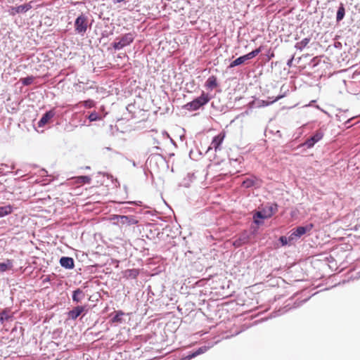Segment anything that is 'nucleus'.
<instances>
[{
	"label": "nucleus",
	"mask_w": 360,
	"mask_h": 360,
	"mask_svg": "<svg viewBox=\"0 0 360 360\" xmlns=\"http://www.w3.org/2000/svg\"><path fill=\"white\" fill-rule=\"evenodd\" d=\"M283 95H281V96H276L274 99H273L272 101H264V100H260L257 102V106L258 107H266V106H268L271 103H274V102L276 101H278L279 99H281V98H283Z\"/></svg>",
	"instance_id": "412c9836"
},
{
	"label": "nucleus",
	"mask_w": 360,
	"mask_h": 360,
	"mask_svg": "<svg viewBox=\"0 0 360 360\" xmlns=\"http://www.w3.org/2000/svg\"><path fill=\"white\" fill-rule=\"evenodd\" d=\"M119 217H122V215L115 214L112 217V219L113 221H115V224L120 226V219Z\"/></svg>",
	"instance_id": "2f4dec72"
},
{
	"label": "nucleus",
	"mask_w": 360,
	"mask_h": 360,
	"mask_svg": "<svg viewBox=\"0 0 360 360\" xmlns=\"http://www.w3.org/2000/svg\"><path fill=\"white\" fill-rule=\"evenodd\" d=\"M34 79V77L33 76H28L27 77L20 79V82L24 86H29L32 84Z\"/></svg>",
	"instance_id": "bb28decb"
},
{
	"label": "nucleus",
	"mask_w": 360,
	"mask_h": 360,
	"mask_svg": "<svg viewBox=\"0 0 360 360\" xmlns=\"http://www.w3.org/2000/svg\"><path fill=\"white\" fill-rule=\"evenodd\" d=\"M225 138V133L220 132L218 135L215 136L211 143L210 146L208 148L207 151L214 148L215 151L221 150V145L222 144Z\"/></svg>",
	"instance_id": "6e6552de"
},
{
	"label": "nucleus",
	"mask_w": 360,
	"mask_h": 360,
	"mask_svg": "<svg viewBox=\"0 0 360 360\" xmlns=\"http://www.w3.org/2000/svg\"><path fill=\"white\" fill-rule=\"evenodd\" d=\"M218 86L217 77L214 75H212L208 77L205 82V86L210 90L216 88Z\"/></svg>",
	"instance_id": "dca6fc26"
},
{
	"label": "nucleus",
	"mask_w": 360,
	"mask_h": 360,
	"mask_svg": "<svg viewBox=\"0 0 360 360\" xmlns=\"http://www.w3.org/2000/svg\"><path fill=\"white\" fill-rule=\"evenodd\" d=\"M278 211V205L276 203L266 205L262 210L257 212L254 216V222L259 225L262 222L259 219H265L271 217Z\"/></svg>",
	"instance_id": "f257e3e1"
},
{
	"label": "nucleus",
	"mask_w": 360,
	"mask_h": 360,
	"mask_svg": "<svg viewBox=\"0 0 360 360\" xmlns=\"http://www.w3.org/2000/svg\"><path fill=\"white\" fill-rule=\"evenodd\" d=\"M124 0H114V3H121L122 1H124Z\"/></svg>",
	"instance_id": "58836bf2"
},
{
	"label": "nucleus",
	"mask_w": 360,
	"mask_h": 360,
	"mask_svg": "<svg viewBox=\"0 0 360 360\" xmlns=\"http://www.w3.org/2000/svg\"><path fill=\"white\" fill-rule=\"evenodd\" d=\"M210 100V97L208 94L202 92L200 96L185 104L183 108L188 111H195L206 105Z\"/></svg>",
	"instance_id": "f03ea898"
},
{
	"label": "nucleus",
	"mask_w": 360,
	"mask_h": 360,
	"mask_svg": "<svg viewBox=\"0 0 360 360\" xmlns=\"http://www.w3.org/2000/svg\"><path fill=\"white\" fill-rule=\"evenodd\" d=\"M294 60V56H292L288 61H287V65L290 68L292 65V62Z\"/></svg>",
	"instance_id": "e433bc0d"
},
{
	"label": "nucleus",
	"mask_w": 360,
	"mask_h": 360,
	"mask_svg": "<svg viewBox=\"0 0 360 360\" xmlns=\"http://www.w3.org/2000/svg\"><path fill=\"white\" fill-rule=\"evenodd\" d=\"M88 118L90 122L101 120L102 119V117L98 115V113L95 111L90 113Z\"/></svg>",
	"instance_id": "cd10ccee"
},
{
	"label": "nucleus",
	"mask_w": 360,
	"mask_h": 360,
	"mask_svg": "<svg viewBox=\"0 0 360 360\" xmlns=\"http://www.w3.org/2000/svg\"><path fill=\"white\" fill-rule=\"evenodd\" d=\"M12 316L8 314V309H5L0 312V323L3 324L4 321L11 319Z\"/></svg>",
	"instance_id": "5701e85b"
},
{
	"label": "nucleus",
	"mask_w": 360,
	"mask_h": 360,
	"mask_svg": "<svg viewBox=\"0 0 360 360\" xmlns=\"http://www.w3.org/2000/svg\"><path fill=\"white\" fill-rule=\"evenodd\" d=\"M243 160V158L242 157H239L236 159H230V162L231 164V165H233L235 163H239L240 164L241 163V161Z\"/></svg>",
	"instance_id": "c756f323"
},
{
	"label": "nucleus",
	"mask_w": 360,
	"mask_h": 360,
	"mask_svg": "<svg viewBox=\"0 0 360 360\" xmlns=\"http://www.w3.org/2000/svg\"><path fill=\"white\" fill-rule=\"evenodd\" d=\"M345 15V9L344 7V5L342 4H340V6L338 7L337 15H336V20L337 22L341 21Z\"/></svg>",
	"instance_id": "4be33fe9"
},
{
	"label": "nucleus",
	"mask_w": 360,
	"mask_h": 360,
	"mask_svg": "<svg viewBox=\"0 0 360 360\" xmlns=\"http://www.w3.org/2000/svg\"><path fill=\"white\" fill-rule=\"evenodd\" d=\"M245 60H250V59H252L253 58H255V56H253V54L252 53V52H250L245 55H243Z\"/></svg>",
	"instance_id": "c9c22d12"
},
{
	"label": "nucleus",
	"mask_w": 360,
	"mask_h": 360,
	"mask_svg": "<svg viewBox=\"0 0 360 360\" xmlns=\"http://www.w3.org/2000/svg\"><path fill=\"white\" fill-rule=\"evenodd\" d=\"M245 61L246 60L244 56H240L239 58H236L230 63V65H229V68H233L236 66L240 65L244 63Z\"/></svg>",
	"instance_id": "b1692460"
},
{
	"label": "nucleus",
	"mask_w": 360,
	"mask_h": 360,
	"mask_svg": "<svg viewBox=\"0 0 360 360\" xmlns=\"http://www.w3.org/2000/svg\"><path fill=\"white\" fill-rule=\"evenodd\" d=\"M56 110L55 108H52L51 110L46 112L41 119L39 120L37 125L39 127H43L46 124H49L52 118L56 115Z\"/></svg>",
	"instance_id": "1a4fd4ad"
},
{
	"label": "nucleus",
	"mask_w": 360,
	"mask_h": 360,
	"mask_svg": "<svg viewBox=\"0 0 360 360\" xmlns=\"http://www.w3.org/2000/svg\"><path fill=\"white\" fill-rule=\"evenodd\" d=\"M323 131L321 129L317 130L315 134L311 137L308 138L302 146H306L307 148H312L317 142L322 139L323 137Z\"/></svg>",
	"instance_id": "0eeeda50"
},
{
	"label": "nucleus",
	"mask_w": 360,
	"mask_h": 360,
	"mask_svg": "<svg viewBox=\"0 0 360 360\" xmlns=\"http://www.w3.org/2000/svg\"><path fill=\"white\" fill-rule=\"evenodd\" d=\"M124 315V312L122 311H116L115 315L112 318V323H121L122 321V316Z\"/></svg>",
	"instance_id": "a878e982"
},
{
	"label": "nucleus",
	"mask_w": 360,
	"mask_h": 360,
	"mask_svg": "<svg viewBox=\"0 0 360 360\" xmlns=\"http://www.w3.org/2000/svg\"><path fill=\"white\" fill-rule=\"evenodd\" d=\"M279 241L282 244V245H285L288 244V238L285 236H281L279 238Z\"/></svg>",
	"instance_id": "72a5a7b5"
},
{
	"label": "nucleus",
	"mask_w": 360,
	"mask_h": 360,
	"mask_svg": "<svg viewBox=\"0 0 360 360\" xmlns=\"http://www.w3.org/2000/svg\"><path fill=\"white\" fill-rule=\"evenodd\" d=\"M257 181V179L255 176L247 178L242 182V186L245 188L253 187L255 186Z\"/></svg>",
	"instance_id": "f3484780"
},
{
	"label": "nucleus",
	"mask_w": 360,
	"mask_h": 360,
	"mask_svg": "<svg viewBox=\"0 0 360 360\" xmlns=\"http://www.w3.org/2000/svg\"><path fill=\"white\" fill-rule=\"evenodd\" d=\"M289 305L288 304L287 306H285L284 308L283 309H279L278 311H275L274 312V316H279V315H281L285 312H287L288 310L291 309L292 307H288ZM300 306V304H297L296 302H295L294 304V306L292 307V308H296V307H298Z\"/></svg>",
	"instance_id": "393cba45"
},
{
	"label": "nucleus",
	"mask_w": 360,
	"mask_h": 360,
	"mask_svg": "<svg viewBox=\"0 0 360 360\" xmlns=\"http://www.w3.org/2000/svg\"><path fill=\"white\" fill-rule=\"evenodd\" d=\"M314 225L312 224H309L306 226H297L295 229H293L291 234L289 236V240H293L296 238H300L302 236L305 234L306 233L310 231Z\"/></svg>",
	"instance_id": "39448f33"
},
{
	"label": "nucleus",
	"mask_w": 360,
	"mask_h": 360,
	"mask_svg": "<svg viewBox=\"0 0 360 360\" xmlns=\"http://www.w3.org/2000/svg\"><path fill=\"white\" fill-rule=\"evenodd\" d=\"M274 53H272L271 55H270V58L274 57Z\"/></svg>",
	"instance_id": "a19ab883"
},
{
	"label": "nucleus",
	"mask_w": 360,
	"mask_h": 360,
	"mask_svg": "<svg viewBox=\"0 0 360 360\" xmlns=\"http://www.w3.org/2000/svg\"><path fill=\"white\" fill-rule=\"evenodd\" d=\"M85 297L84 292L80 289L77 288L72 292V301L75 303L80 302Z\"/></svg>",
	"instance_id": "2eb2a0df"
},
{
	"label": "nucleus",
	"mask_w": 360,
	"mask_h": 360,
	"mask_svg": "<svg viewBox=\"0 0 360 360\" xmlns=\"http://www.w3.org/2000/svg\"><path fill=\"white\" fill-rule=\"evenodd\" d=\"M136 37L135 32H129L121 37H117L112 44V46L115 50H121L127 46L130 45L134 40Z\"/></svg>",
	"instance_id": "7ed1b4c3"
},
{
	"label": "nucleus",
	"mask_w": 360,
	"mask_h": 360,
	"mask_svg": "<svg viewBox=\"0 0 360 360\" xmlns=\"http://www.w3.org/2000/svg\"><path fill=\"white\" fill-rule=\"evenodd\" d=\"M129 276L132 277L133 278H135L138 275V271L136 269H130L129 270Z\"/></svg>",
	"instance_id": "473e14b6"
},
{
	"label": "nucleus",
	"mask_w": 360,
	"mask_h": 360,
	"mask_svg": "<svg viewBox=\"0 0 360 360\" xmlns=\"http://www.w3.org/2000/svg\"><path fill=\"white\" fill-rule=\"evenodd\" d=\"M59 262L60 266L66 269H72L75 266L74 259L70 257H62Z\"/></svg>",
	"instance_id": "ddd939ff"
},
{
	"label": "nucleus",
	"mask_w": 360,
	"mask_h": 360,
	"mask_svg": "<svg viewBox=\"0 0 360 360\" xmlns=\"http://www.w3.org/2000/svg\"><path fill=\"white\" fill-rule=\"evenodd\" d=\"M82 182L84 184H89L91 181V178L88 176H80Z\"/></svg>",
	"instance_id": "7c9ffc66"
},
{
	"label": "nucleus",
	"mask_w": 360,
	"mask_h": 360,
	"mask_svg": "<svg viewBox=\"0 0 360 360\" xmlns=\"http://www.w3.org/2000/svg\"><path fill=\"white\" fill-rule=\"evenodd\" d=\"M94 104L95 103L93 100L89 99L84 101V105L85 108H91L94 106Z\"/></svg>",
	"instance_id": "c85d7f7f"
},
{
	"label": "nucleus",
	"mask_w": 360,
	"mask_h": 360,
	"mask_svg": "<svg viewBox=\"0 0 360 360\" xmlns=\"http://www.w3.org/2000/svg\"><path fill=\"white\" fill-rule=\"evenodd\" d=\"M124 203H127V204H130V205H140L141 204V202H135V201H129V202H125Z\"/></svg>",
	"instance_id": "4c0bfd02"
},
{
	"label": "nucleus",
	"mask_w": 360,
	"mask_h": 360,
	"mask_svg": "<svg viewBox=\"0 0 360 360\" xmlns=\"http://www.w3.org/2000/svg\"><path fill=\"white\" fill-rule=\"evenodd\" d=\"M74 26L75 32L83 36L88 29V17L83 13L80 14L76 18Z\"/></svg>",
	"instance_id": "20e7f679"
},
{
	"label": "nucleus",
	"mask_w": 360,
	"mask_h": 360,
	"mask_svg": "<svg viewBox=\"0 0 360 360\" xmlns=\"http://www.w3.org/2000/svg\"><path fill=\"white\" fill-rule=\"evenodd\" d=\"M210 348V347L202 346V347H199L198 349H197L195 352H192L191 354H190L188 356H186V357H184L183 359V360H191V359H193L200 354H204Z\"/></svg>",
	"instance_id": "4468645a"
},
{
	"label": "nucleus",
	"mask_w": 360,
	"mask_h": 360,
	"mask_svg": "<svg viewBox=\"0 0 360 360\" xmlns=\"http://www.w3.org/2000/svg\"><path fill=\"white\" fill-rule=\"evenodd\" d=\"M250 235L247 231L242 232L238 237L233 242L236 248H239L249 243Z\"/></svg>",
	"instance_id": "9d476101"
},
{
	"label": "nucleus",
	"mask_w": 360,
	"mask_h": 360,
	"mask_svg": "<svg viewBox=\"0 0 360 360\" xmlns=\"http://www.w3.org/2000/svg\"><path fill=\"white\" fill-rule=\"evenodd\" d=\"M120 219V226H129L132 225L137 224L139 220L134 215H122V217H119Z\"/></svg>",
	"instance_id": "9b49d317"
},
{
	"label": "nucleus",
	"mask_w": 360,
	"mask_h": 360,
	"mask_svg": "<svg viewBox=\"0 0 360 360\" xmlns=\"http://www.w3.org/2000/svg\"><path fill=\"white\" fill-rule=\"evenodd\" d=\"M32 8L30 4H25L15 7H11L9 13L12 15H15L17 13H24Z\"/></svg>",
	"instance_id": "f8f14e48"
},
{
	"label": "nucleus",
	"mask_w": 360,
	"mask_h": 360,
	"mask_svg": "<svg viewBox=\"0 0 360 360\" xmlns=\"http://www.w3.org/2000/svg\"><path fill=\"white\" fill-rule=\"evenodd\" d=\"M165 134L167 136H169L168 133H167V132H164V134Z\"/></svg>",
	"instance_id": "ea45409f"
},
{
	"label": "nucleus",
	"mask_w": 360,
	"mask_h": 360,
	"mask_svg": "<svg viewBox=\"0 0 360 360\" xmlns=\"http://www.w3.org/2000/svg\"><path fill=\"white\" fill-rule=\"evenodd\" d=\"M13 267V262L11 259H6L4 262L0 263V271L4 272L7 270L11 269Z\"/></svg>",
	"instance_id": "aec40b11"
},
{
	"label": "nucleus",
	"mask_w": 360,
	"mask_h": 360,
	"mask_svg": "<svg viewBox=\"0 0 360 360\" xmlns=\"http://www.w3.org/2000/svg\"><path fill=\"white\" fill-rule=\"evenodd\" d=\"M310 41V37H306L300 42L296 43L295 45V48L297 50L302 51L308 45Z\"/></svg>",
	"instance_id": "6ab92c4d"
},
{
	"label": "nucleus",
	"mask_w": 360,
	"mask_h": 360,
	"mask_svg": "<svg viewBox=\"0 0 360 360\" xmlns=\"http://www.w3.org/2000/svg\"><path fill=\"white\" fill-rule=\"evenodd\" d=\"M87 311L88 309L86 305H77L67 313L68 319L69 320L75 321L83 313L84 315Z\"/></svg>",
	"instance_id": "423d86ee"
},
{
	"label": "nucleus",
	"mask_w": 360,
	"mask_h": 360,
	"mask_svg": "<svg viewBox=\"0 0 360 360\" xmlns=\"http://www.w3.org/2000/svg\"><path fill=\"white\" fill-rule=\"evenodd\" d=\"M262 50V46H259V48L252 51V53L253 54V56L255 57L257 56Z\"/></svg>",
	"instance_id": "f704fd0d"
},
{
	"label": "nucleus",
	"mask_w": 360,
	"mask_h": 360,
	"mask_svg": "<svg viewBox=\"0 0 360 360\" xmlns=\"http://www.w3.org/2000/svg\"><path fill=\"white\" fill-rule=\"evenodd\" d=\"M13 211V207L10 205H5V206H1L0 207V218L10 214L11 213H12Z\"/></svg>",
	"instance_id": "a211bd4d"
}]
</instances>
